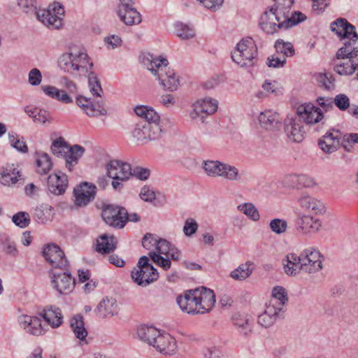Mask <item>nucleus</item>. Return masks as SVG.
<instances>
[{"label":"nucleus","mask_w":358,"mask_h":358,"mask_svg":"<svg viewBox=\"0 0 358 358\" xmlns=\"http://www.w3.org/2000/svg\"><path fill=\"white\" fill-rule=\"evenodd\" d=\"M321 257L320 252L313 248H307L299 255L289 253L282 260L284 271L291 276L317 273L322 268Z\"/></svg>","instance_id":"1"},{"label":"nucleus","mask_w":358,"mask_h":358,"mask_svg":"<svg viewBox=\"0 0 358 358\" xmlns=\"http://www.w3.org/2000/svg\"><path fill=\"white\" fill-rule=\"evenodd\" d=\"M17 3L24 13H35L37 19L50 29H59L63 26L62 16L64 15V9L59 3L50 4L46 9L38 10H36V0H17Z\"/></svg>","instance_id":"2"},{"label":"nucleus","mask_w":358,"mask_h":358,"mask_svg":"<svg viewBox=\"0 0 358 358\" xmlns=\"http://www.w3.org/2000/svg\"><path fill=\"white\" fill-rule=\"evenodd\" d=\"M141 340L153 346L159 352L172 355L177 350L176 339L168 333H161L153 327H141L137 331Z\"/></svg>","instance_id":"3"},{"label":"nucleus","mask_w":358,"mask_h":358,"mask_svg":"<svg viewBox=\"0 0 358 358\" xmlns=\"http://www.w3.org/2000/svg\"><path fill=\"white\" fill-rule=\"evenodd\" d=\"M145 65L155 76H157L161 85L166 90L173 92L177 90L180 80L176 76L173 69L168 68L169 62L166 59L153 58L152 55L144 60Z\"/></svg>","instance_id":"4"},{"label":"nucleus","mask_w":358,"mask_h":358,"mask_svg":"<svg viewBox=\"0 0 358 358\" xmlns=\"http://www.w3.org/2000/svg\"><path fill=\"white\" fill-rule=\"evenodd\" d=\"M202 168L209 177H221L229 181L236 182H240L243 179V173L238 168L217 160H205L202 163Z\"/></svg>","instance_id":"5"},{"label":"nucleus","mask_w":358,"mask_h":358,"mask_svg":"<svg viewBox=\"0 0 358 358\" xmlns=\"http://www.w3.org/2000/svg\"><path fill=\"white\" fill-rule=\"evenodd\" d=\"M358 55V45L352 46V42H344V46L341 48L336 54L337 59H341L334 66V71L339 75H352L356 71L358 60L353 58Z\"/></svg>","instance_id":"6"},{"label":"nucleus","mask_w":358,"mask_h":358,"mask_svg":"<svg viewBox=\"0 0 358 358\" xmlns=\"http://www.w3.org/2000/svg\"><path fill=\"white\" fill-rule=\"evenodd\" d=\"M257 55V48L254 40L248 37L242 39L231 52L234 62L241 66H252Z\"/></svg>","instance_id":"7"},{"label":"nucleus","mask_w":358,"mask_h":358,"mask_svg":"<svg viewBox=\"0 0 358 358\" xmlns=\"http://www.w3.org/2000/svg\"><path fill=\"white\" fill-rule=\"evenodd\" d=\"M108 176L113 178L112 186L115 190H121L123 183L132 176L131 165L121 160H110L106 165Z\"/></svg>","instance_id":"8"},{"label":"nucleus","mask_w":358,"mask_h":358,"mask_svg":"<svg viewBox=\"0 0 358 358\" xmlns=\"http://www.w3.org/2000/svg\"><path fill=\"white\" fill-rule=\"evenodd\" d=\"M149 261L148 257H141L138 259L137 266L131 271V278L134 281L142 287L150 285L159 278L157 269L150 264Z\"/></svg>","instance_id":"9"},{"label":"nucleus","mask_w":358,"mask_h":358,"mask_svg":"<svg viewBox=\"0 0 358 358\" xmlns=\"http://www.w3.org/2000/svg\"><path fill=\"white\" fill-rule=\"evenodd\" d=\"M162 129L159 121H146L140 120L135 125L132 136L140 143H146L149 141H155L161 137Z\"/></svg>","instance_id":"10"},{"label":"nucleus","mask_w":358,"mask_h":358,"mask_svg":"<svg viewBox=\"0 0 358 358\" xmlns=\"http://www.w3.org/2000/svg\"><path fill=\"white\" fill-rule=\"evenodd\" d=\"M282 23V10L271 7L266 10L259 20V28L268 34H273L280 30H283Z\"/></svg>","instance_id":"11"},{"label":"nucleus","mask_w":358,"mask_h":358,"mask_svg":"<svg viewBox=\"0 0 358 358\" xmlns=\"http://www.w3.org/2000/svg\"><path fill=\"white\" fill-rule=\"evenodd\" d=\"M51 285L61 294H69L73 292L76 280L72 277L69 266L65 269H51Z\"/></svg>","instance_id":"12"},{"label":"nucleus","mask_w":358,"mask_h":358,"mask_svg":"<svg viewBox=\"0 0 358 358\" xmlns=\"http://www.w3.org/2000/svg\"><path fill=\"white\" fill-rule=\"evenodd\" d=\"M127 210L117 206L107 205L102 210L101 216L105 222L113 227L122 228L125 225Z\"/></svg>","instance_id":"13"},{"label":"nucleus","mask_w":358,"mask_h":358,"mask_svg":"<svg viewBox=\"0 0 358 358\" xmlns=\"http://www.w3.org/2000/svg\"><path fill=\"white\" fill-rule=\"evenodd\" d=\"M331 29L335 32L344 42L351 41L352 46H357L358 35L355 27L345 19L340 18L331 24Z\"/></svg>","instance_id":"14"},{"label":"nucleus","mask_w":358,"mask_h":358,"mask_svg":"<svg viewBox=\"0 0 358 358\" xmlns=\"http://www.w3.org/2000/svg\"><path fill=\"white\" fill-rule=\"evenodd\" d=\"M43 256L52 269H65L66 266H69L64 252L56 244H49L44 248Z\"/></svg>","instance_id":"15"},{"label":"nucleus","mask_w":358,"mask_h":358,"mask_svg":"<svg viewBox=\"0 0 358 358\" xmlns=\"http://www.w3.org/2000/svg\"><path fill=\"white\" fill-rule=\"evenodd\" d=\"M284 130L287 138L296 143L301 142L306 134L303 122L297 115L285 119Z\"/></svg>","instance_id":"16"},{"label":"nucleus","mask_w":358,"mask_h":358,"mask_svg":"<svg viewBox=\"0 0 358 358\" xmlns=\"http://www.w3.org/2000/svg\"><path fill=\"white\" fill-rule=\"evenodd\" d=\"M342 134L338 129H329L317 141L319 148L327 154H331L342 146Z\"/></svg>","instance_id":"17"},{"label":"nucleus","mask_w":358,"mask_h":358,"mask_svg":"<svg viewBox=\"0 0 358 358\" xmlns=\"http://www.w3.org/2000/svg\"><path fill=\"white\" fill-rule=\"evenodd\" d=\"M96 187L84 182L74 189L75 205L78 207L87 206L95 198Z\"/></svg>","instance_id":"18"},{"label":"nucleus","mask_w":358,"mask_h":358,"mask_svg":"<svg viewBox=\"0 0 358 358\" xmlns=\"http://www.w3.org/2000/svg\"><path fill=\"white\" fill-rule=\"evenodd\" d=\"M76 103L79 107L83 109L88 116L97 117L107 114V111L104 108L105 103L103 99L94 103L91 99L79 96L76 98Z\"/></svg>","instance_id":"19"},{"label":"nucleus","mask_w":358,"mask_h":358,"mask_svg":"<svg viewBox=\"0 0 358 358\" xmlns=\"http://www.w3.org/2000/svg\"><path fill=\"white\" fill-rule=\"evenodd\" d=\"M71 57L73 59L75 64L80 65L79 69H74L75 74L80 76L90 72L93 66V63L90 61V58L83 48H71L67 52Z\"/></svg>","instance_id":"20"},{"label":"nucleus","mask_w":358,"mask_h":358,"mask_svg":"<svg viewBox=\"0 0 358 358\" xmlns=\"http://www.w3.org/2000/svg\"><path fill=\"white\" fill-rule=\"evenodd\" d=\"M297 116L307 124L319 122L323 118V114L320 108L312 103H305L299 106L296 110Z\"/></svg>","instance_id":"21"},{"label":"nucleus","mask_w":358,"mask_h":358,"mask_svg":"<svg viewBox=\"0 0 358 358\" xmlns=\"http://www.w3.org/2000/svg\"><path fill=\"white\" fill-rule=\"evenodd\" d=\"M197 293L198 290L196 289H191L188 290L183 296L177 297V303L182 311L189 314H199Z\"/></svg>","instance_id":"22"},{"label":"nucleus","mask_w":358,"mask_h":358,"mask_svg":"<svg viewBox=\"0 0 358 358\" xmlns=\"http://www.w3.org/2000/svg\"><path fill=\"white\" fill-rule=\"evenodd\" d=\"M198 290V313L203 314L208 313L214 306L215 303V295L213 290L204 287L196 289Z\"/></svg>","instance_id":"23"},{"label":"nucleus","mask_w":358,"mask_h":358,"mask_svg":"<svg viewBox=\"0 0 358 358\" xmlns=\"http://www.w3.org/2000/svg\"><path fill=\"white\" fill-rule=\"evenodd\" d=\"M320 227V220L308 215H299L296 222V231L302 234L316 233Z\"/></svg>","instance_id":"24"},{"label":"nucleus","mask_w":358,"mask_h":358,"mask_svg":"<svg viewBox=\"0 0 358 358\" xmlns=\"http://www.w3.org/2000/svg\"><path fill=\"white\" fill-rule=\"evenodd\" d=\"M194 110L190 113L192 119H195L201 114L211 115L217 110V101L211 98H205L198 100L193 105Z\"/></svg>","instance_id":"25"},{"label":"nucleus","mask_w":358,"mask_h":358,"mask_svg":"<svg viewBox=\"0 0 358 358\" xmlns=\"http://www.w3.org/2000/svg\"><path fill=\"white\" fill-rule=\"evenodd\" d=\"M68 187V179L65 174L54 173L48 178V190L53 194L59 196L65 193Z\"/></svg>","instance_id":"26"},{"label":"nucleus","mask_w":358,"mask_h":358,"mask_svg":"<svg viewBox=\"0 0 358 358\" xmlns=\"http://www.w3.org/2000/svg\"><path fill=\"white\" fill-rule=\"evenodd\" d=\"M52 328L59 327L63 322L61 310L55 306H48L39 313Z\"/></svg>","instance_id":"27"},{"label":"nucleus","mask_w":358,"mask_h":358,"mask_svg":"<svg viewBox=\"0 0 358 358\" xmlns=\"http://www.w3.org/2000/svg\"><path fill=\"white\" fill-rule=\"evenodd\" d=\"M260 126L266 130L278 129L281 124V120L278 113L268 110L262 112L258 117Z\"/></svg>","instance_id":"28"},{"label":"nucleus","mask_w":358,"mask_h":358,"mask_svg":"<svg viewBox=\"0 0 358 358\" xmlns=\"http://www.w3.org/2000/svg\"><path fill=\"white\" fill-rule=\"evenodd\" d=\"M19 322L21 327L31 334L38 336L44 332L41 321L37 317L22 315L19 317Z\"/></svg>","instance_id":"29"},{"label":"nucleus","mask_w":358,"mask_h":358,"mask_svg":"<svg viewBox=\"0 0 358 358\" xmlns=\"http://www.w3.org/2000/svg\"><path fill=\"white\" fill-rule=\"evenodd\" d=\"M123 6L121 9H117V13L122 22L129 26L138 24L141 22V15L134 6L128 8L127 6Z\"/></svg>","instance_id":"30"},{"label":"nucleus","mask_w":358,"mask_h":358,"mask_svg":"<svg viewBox=\"0 0 358 358\" xmlns=\"http://www.w3.org/2000/svg\"><path fill=\"white\" fill-rule=\"evenodd\" d=\"M299 203L302 208L313 214L318 215L322 214L325 212L324 203L320 200L309 195L301 196L299 199Z\"/></svg>","instance_id":"31"},{"label":"nucleus","mask_w":358,"mask_h":358,"mask_svg":"<svg viewBox=\"0 0 358 358\" xmlns=\"http://www.w3.org/2000/svg\"><path fill=\"white\" fill-rule=\"evenodd\" d=\"M281 313L279 308L267 304L264 312L259 315L257 322L262 327L268 328L273 324Z\"/></svg>","instance_id":"32"},{"label":"nucleus","mask_w":358,"mask_h":358,"mask_svg":"<svg viewBox=\"0 0 358 358\" xmlns=\"http://www.w3.org/2000/svg\"><path fill=\"white\" fill-rule=\"evenodd\" d=\"M117 313V304L113 298H104L97 306V314L100 317H111Z\"/></svg>","instance_id":"33"},{"label":"nucleus","mask_w":358,"mask_h":358,"mask_svg":"<svg viewBox=\"0 0 358 358\" xmlns=\"http://www.w3.org/2000/svg\"><path fill=\"white\" fill-rule=\"evenodd\" d=\"M116 245L115 237L102 234L96 240V250L101 254H108L116 248Z\"/></svg>","instance_id":"34"},{"label":"nucleus","mask_w":358,"mask_h":358,"mask_svg":"<svg viewBox=\"0 0 358 358\" xmlns=\"http://www.w3.org/2000/svg\"><path fill=\"white\" fill-rule=\"evenodd\" d=\"M41 89L47 96L62 103H71L73 102V99L65 90H59L56 87L52 85H42Z\"/></svg>","instance_id":"35"},{"label":"nucleus","mask_w":358,"mask_h":358,"mask_svg":"<svg viewBox=\"0 0 358 358\" xmlns=\"http://www.w3.org/2000/svg\"><path fill=\"white\" fill-rule=\"evenodd\" d=\"M68 152L64 155L66 167L71 171L72 167L78 164L79 158H80L85 152V148L79 145H74L69 147Z\"/></svg>","instance_id":"36"},{"label":"nucleus","mask_w":358,"mask_h":358,"mask_svg":"<svg viewBox=\"0 0 358 358\" xmlns=\"http://www.w3.org/2000/svg\"><path fill=\"white\" fill-rule=\"evenodd\" d=\"M289 11L287 10H282V23L283 30L288 29L300 22H303L306 19V16L300 11H294L288 14Z\"/></svg>","instance_id":"37"},{"label":"nucleus","mask_w":358,"mask_h":358,"mask_svg":"<svg viewBox=\"0 0 358 358\" xmlns=\"http://www.w3.org/2000/svg\"><path fill=\"white\" fill-rule=\"evenodd\" d=\"M287 301L288 297L285 288L280 286L273 287L272 299L270 300L268 305L279 308L280 310L282 312L283 306Z\"/></svg>","instance_id":"38"},{"label":"nucleus","mask_w":358,"mask_h":358,"mask_svg":"<svg viewBox=\"0 0 358 358\" xmlns=\"http://www.w3.org/2000/svg\"><path fill=\"white\" fill-rule=\"evenodd\" d=\"M71 327L76 337L80 341H84L87 336V331L85 327L83 317L80 315H74L71 320Z\"/></svg>","instance_id":"39"},{"label":"nucleus","mask_w":358,"mask_h":358,"mask_svg":"<svg viewBox=\"0 0 358 358\" xmlns=\"http://www.w3.org/2000/svg\"><path fill=\"white\" fill-rule=\"evenodd\" d=\"M36 171L39 174H47L52 168V162L49 155L43 152H36Z\"/></svg>","instance_id":"40"},{"label":"nucleus","mask_w":358,"mask_h":358,"mask_svg":"<svg viewBox=\"0 0 358 358\" xmlns=\"http://www.w3.org/2000/svg\"><path fill=\"white\" fill-rule=\"evenodd\" d=\"M289 180L292 185L297 189L313 187L316 185L313 178L305 174L291 175L289 177Z\"/></svg>","instance_id":"41"},{"label":"nucleus","mask_w":358,"mask_h":358,"mask_svg":"<svg viewBox=\"0 0 358 358\" xmlns=\"http://www.w3.org/2000/svg\"><path fill=\"white\" fill-rule=\"evenodd\" d=\"M19 171L10 166L3 167L0 171V182L10 186L18 181Z\"/></svg>","instance_id":"42"},{"label":"nucleus","mask_w":358,"mask_h":358,"mask_svg":"<svg viewBox=\"0 0 358 358\" xmlns=\"http://www.w3.org/2000/svg\"><path fill=\"white\" fill-rule=\"evenodd\" d=\"M252 266L253 264L251 262L242 264L231 272L230 276L236 280H244L252 274L253 271Z\"/></svg>","instance_id":"43"},{"label":"nucleus","mask_w":358,"mask_h":358,"mask_svg":"<svg viewBox=\"0 0 358 358\" xmlns=\"http://www.w3.org/2000/svg\"><path fill=\"white\" fill-rule=\"evenodd\" d=\"M136 114L146 121H160L159 115L152 108L145 106H138L134 108Z\"/></svg>","instance_id":"44"},{"label":"nucleus","mask_w":358,"mask_h":358,"mask_svg":"<svg viewBox=\"0 0 358 358\" xmlns=\"http://www.w3.org/2000/svg\"><path fill=\"white\" fill-rule=\"evenodd\" d=\"M73 59L69 56L67 52L62 54L58 59L59 67L68 73H74V69H79L78 64L73 63Z\"/></svg>","instance_id":"45"},{"label":"nucleus","mask_w":358,"mask_h":358,"mask_svg":"<svg viewBox=\"0 0 358 358\" xmlns=\"http://www.w3.org/2000/svg\"><path fill=\"white\" fill-rule=\"evenodd\" d=\"M237 208L252 221L257 222L260 219L257 208L252 203H241L238 206Z\"/></svg>","instance_id":"46"},{"label":"nucleus","mask_w":358,"mask_h":358,"mask_svg":"<svg viewBox=\"0 0 358 358\" xmlns=\"http://www.w3.org/2000/svg\"><path fill=\"white\" fill-rule=\"evenodd\" d=\"M234 324L238 327L241 334L247 336L251 331V326L249 324V320L245 317L241 315H234L232 317Z\"/></svg>","instance_id":"47"},{"label":"nucleus","mask_w":358,"mask_h":358,"mask_svg":"<svg viewBox=\"0 0 358 358\" xmlns=\"http://www.w3.org/2000/svg\"><path fill=\"white\" fill-rule=\"evenodd\" d=\"M8 139L11 146L17 151L22 153H27L28 152V147L23 137H20L15 132H9Z\"/></svg>","instance_id":"48"},{"label":"nucleus","mask_w":358,"mask_h":358,"mask_svg":"<svg viewBox=\"0 0 358 358\" xmlns=\"http://www.w3.org/2000/svg\"><path fill=\"white\" fill-rule=\"evenodd\" d=\"M174 27L176 35L182 39H189L195 35L194 29L182 22H176Z\"/></svg>","instance_id":"49"},{"label":"nucleus","mask_w":358,"mask_h":358,"mask_svg":"<svg viewBox=\"0 0 358 358\" xmlns=\"http://www.w3.org/2000/svg\"><path fill=\"white\" fill-rule=\"evenodd\" d=\"M69 146L62 137H59L53 141L51 145L52 153L57 157H64L68 152Z\"/></svg>","instance_id":"50"},{"label":"nucleus","mask_w":358,"mask_h":358,"mask_svg":"<svg viewBox=\"0 0 358 358\" xmlns=\"http://www.w3.org/2000/svg\"><path fill=\"white\" fill-rule=\"evenodd\" d=\"M275 48L277 54H282V56L291 57L294 55V49L293 45L289 42H284L282 40H278L275 43Z\"/></svg>","instance_id":"51"},{"label":"nucleus","mask_w":358,"mask_h":358,"mask_svg":"<svg viewBox=\"0 0 358 358\" xmlns=\"http://www.w3.org/2000/svg\"><path fill=\"white\" fill-rule=\"evenodd\" d=\"M25 111L29 117L33 118L35 122L45 124L49 120L50 114L46 110L34 108Z\"/></svg>","instance_id":"52"},{"label":"nucleus","mask_w":358,"mask_h":358,"mask_svg":"<svg viewBox=\"0 0 358 358\" xmlns=\"http://www.w3.org/2000/svg\"><path fill=\"white\" fill-rule=\"evenodd\" d=\"M88 83L91 93L96 97H101L103 90L99 79L92 72L88 75Z\"/></svg>","instance_id":"53"},{"label":"nucleus","mask_w":358,"mask_h":358,"mask_svg":"<svg viewBox=\"0 0 358 358\" xmlns=\"http://www.w3.org/2000/svg\"><path fill=\"white\" fill-rule=\"evenodd\" d=\"M269 227L273 233L280 235L287 231V222L285 220L275 218L271 220Z\"/></svg>","instance_id":"54"},{"label":"nucleus","mask_w":358,"mask_h":358,"mask_svg":"<svg viewBox=\"0 0 358 358\" xmlns=\"http://www.w3.org/2000/svg\"><path fill=\"white\" fill-rule=\"evenodd\" d=\"M358 143V134H346L343 136L341 145L347 152H351L352 144Z\"/></svg>","instance_id":"55"},{"label":"nucleus","mask_w":358,"mask_h":358,"mask_svg":"<svg viewBox=\"0 0 358 358\" xmlns=\"http://www.w3.org/2000/svg\"><path fill=\"white\" fill-rule=\"evenodd\" d=\"M318 82L321 87H323L325 90H331L334 89V78L333 76L329 73H320L318 76Z\"/></svg>","instance_id":"56"},{"label":"nucleus","mask_w":358,"mask_h":358,"mask_svg":"<svg viewBox=\"0 0 358 358\" xmlns=\"http://www.w3.org/2000/svg\"><path fill=\"white\" fill-rule=\"evenodd\" d=\"M12 220L17 226L24 228L30 223V216L28 213L19 212L13 216Z\"/></svg>","instance_id":"57"},{"label":"nucleus","mask_w":358,"mask_h":358,"mask_svg":"<svg viewBox=\"0 0 358 358\" xmlns=\"http://www.w3.org/2000/svg\"><path fill=\"white\" fill-rule=\"evenodd\" d=\"M151 259L158 266L163 268L164 270H168L171 267V262L169 259H165L160 255L151 251L149 252Z\"/></svg>","instance_id":"58"},{"label":"nucleus","mask_w":358,"mask_h":358,"mask_svg":"<svg viewBox=\"0 0 358 358\" xmlns=\"http://www.w3.org/2000/svg\"><path fill=\"white\" fill-rule=\"evenodd\" d=\"M158 240L153 234H147L143 238L142 245L148 250H156Z\"/></svg>","instance_id":"59"},{"label":"nucleus","mask_w":358,"mask_h":358,"mask_svg":"<svg viewBox=\"0 0 358 358\" xmlns=\"http://www.w3.org/2000/svg\"><path fill=\"white\" fill-rule=\"evenodd\" d=\"M334 103L339 110H345L350 108V99L344 94H339L335 96Z\"/></svg>","instance_id":"60"},{"label":"nucleus","mask_w":358,"mask_h":358,"mask_svg":"<svg viewBox=\"0 0 358 358\" xmlns=\"http://www.w3.org/2000/svg\"><path fill=\"white\" fill-rule=\"evenodd\" d=\"M286 63L285 56H280L278 54L273 55L267 58V65L269 67L279 68L282 67Z\"/></svg>","instance_id":"61"},{"label":"nucleus","mask_w":358,"mask_h":358,"mask_svg":"<svg viewBox=\"0 0 358 358\" xmlns=\"http://www.w3.org/2000/svg\"><path fill=\"white\" fill-rule=\"evenodd\" d=\"M197 229L198 224L194 219L188 218L185 220L183 232L186 236H192L196 231Z\"/></svg>","instance_id":"62"},{"label":"nucleus","mask_w":358,"mask_h":358,"mask_svg":"<svg viewBox=\"0 0 358 358\" xmlns=\"http://www.w3.org/2000/svg\"><path fill=\"white\" fill-rule=\"evenodd\" d=\"M3 251L9 255L13 257H16L18 254V251L16 248V245L14 241L10 240V238H6L3 242Z\"/></svg>","instance_id":"63"},{"label":"nucleus","mask_w":358,"mask_h":358,"mask_svg":"<svg viewBox=\"0 0 358 358\" xmlns=\"http://www.w3.org/2000/svg\"><path fill=\"white\" fill-rule=\"evenodd\" d=\"M141 199L147 202H152L156 198L155 192L148 186H143L139 194Z\"/></svg>","instance_id":"64"}]
</instances>
